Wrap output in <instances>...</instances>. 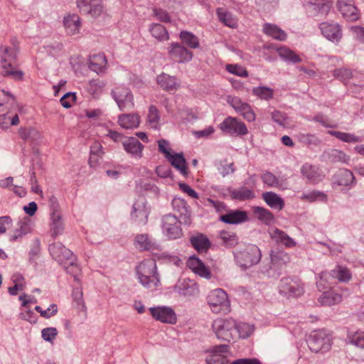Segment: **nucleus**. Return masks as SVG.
<instances>
[{
	"mask_svg": "<svg viewBox=\"0 0 364 364\" xmlns=\"http://www.w3.org/2000/svg\"><path fill=\"white\" fill-rule=\"evenodd\" d=\"M18 49L14 46H5L0 49V73L15 80H21L23 73L18 68Z\"/></svg>",
	"mask_w": 364,
	"mask_h": 364,
	"instance_id": "f257e3e1",
	"label": "nucleus"
},
{
	"mask_svg": "<svg viewBox=\"0 0 364 364\" xmlns=\"http://www.w3.org/2000/svg\"><path fill=\"white\" fill-rule=\"evenodd\" d=\"M49 251L53 258L64 265L66 271L75 275L79 271L76 264V258L73 252L60 242H54L49 246Z\"/></svg>",
	"mask_w": 364,
	"mask_h": 364,
	"instance_id": "f03ea898",
	"label": "nucleus"
},
{
	"mask_svg": "<svg viewBox=\"0 0 364 364\" xmlns=\"http://www.w3.org/2000/svg\"><path fill=\"white\" fill-rule=\"evenodd\" d=\"M156 264L153 259L141 262L136 267V273L140 283L147 288H155L159 283L156 273Z\"/></svg>",
	"mask_w": 364,
	"mask_h": 364,
	"instance_id": "7ed1b4c3",
	"label": "nucleus"
},
{
	"mask_svg": "<svg viewBox=\"0 0 364 364\" xmlns=\"http://www.w3.org/2000/svg\"><path fill=\"white\" fill-rule=\"evenodd\" d=\"M212 329L218 339L228 342L238 339L236 321L232 318L215 319L212 323Z\"/></svg>",
	"mask_w": 364,
	"mask_h": 364,
	"instance_id": "20e7f679",
	"label": "nucleus"
},
{
	"mask_svg": "<svg viewBox=\"0 0 364 364\" xmlns=\"http://www.w3.org/2000/svg\"><path fill=\"white\" fill-rule=\"evenodd\" d=\"M207 301L210 310L215 314H227L230 311L228 294L222 289L211 291L207 296Z\"/></svg>",
	"mask_w": 364,
	"mask_h": 364,
	"instance_id": "39448f33",
	"label": "nucleus"
},
{
	"mask_svg": "<svg viewBox=\"0 0 364 364\" xmlns=\"http://www.w3.org/2000/svg\"><path fill=\"white\" fill-rule=\"evenodd\" d=\"M235 258L239 266L247 269L259 262L261 252L257 246L249 245L243 250L236 252Z\"/></svg>",
	"mask_w": 364,
	"mask_h": 364,
	"instance_id": "423d86ee",
	"label": "nucleus"
},
{
	"mask_svg": "<svg viewBox=\"0 0 364 364\" xmlns=\"http://www.w3.org/2000/svg\"><path fill=\"white\" fill-rule=\"evenodd\" d=\"M111 95L120 110L134 107V95L128 87L123 85H117L112 90Z\"/></svg>",
	"mask_w": 364,
	"mask_h": 364,
	"instance_id": "0eeeda50",
	"label": "nucleus"
},
{
	"mask_svg": "<svg viewBox=\"0 0 364 364\" xmlns=\"http://www.w3.org/2000/svg\"><path fill=\"white\" fill-rule=\"evenodd\" d=\"M331 338L325 331H313L309 336L308 346L312 352H326L330 349Z\"/></svg>",
	"mask_w": 364,
	"mask_h": 364,
	"instance_id": "6e6552de",
	"label": "nucleus"
},
{
	"mask_svg": "<svg viewBox=\"0 0 364 364\" xmlns=\"http://www.w3.org/2000/svg\"><path fill=\"white\" fill-rule=\"evenodd\" d=\"M279 291L282 294L296 297L303 294L304 286L298 279L285 277L280 281Z\"/></svg>",
	"mask_w": 364,
	"mask_h": 364,
	"instance_id": "1a4fd4ad",
	"label": "nucleus"
},
{
	"mask_svg": "<svg viewBox=\"0 0 364 364\" xmlns=\"http://www.w3.org/2000/svg\"><path fill=\"white\" fill-rule=\"evenodd\" d=\"M152 318L163 323L175 324L177 322V316L174 310L165 306H158L149 309Z\"/></svg>",
	"mask_w": 364,
	"mask_h": 364,
	"instance_id": "9d476101",
	"label": "nucleus"
},
{
	"mask_svg": "<svg viewBox=\"0 0 364 364\" xmlns=\"http://www.w3.org/2000/svg\"><path fill=\"white\" fill-rule=\"evenodd\" d=\"M77 5L82 14L98 17L103 11L102 0H77Z\"/></svg>",
	"mask_w": 364,
	"mask_h": 364,
	"instance_id": "9b49d317",
	"label": "nucleus"
},
{
	"mask_svg": "<svg viewBox=\"0 0 364 364\" xmlns=\"http://www.w3.org/2000/svg\"><path fill=\"white\" fill-rule=\"evenodd\" d=\"M223 132L230 134L245 135L247 134L246 125L237 118L228 117L220 125Z\"/></svg>",
	"mask_w": 364,
	"mask_h": 364,
	"instance_id": "f8f14e48",
	"label": "nucleus"
},
{
	"mask_svg": "<svg viewBox=\"0 0 364 364\" xmlns=\"http://www.w3.org/2000/svg\"><path fill=\"white\" fill-rule=\"evenodd\" d=\"M181 223L177 218L172 215H166L163 218V228L169 239L175 240L182 235Z\"/></svg>",
	"mask_w": 364,
	"mask_h": 364,
	"instance_id": "ddd939ff",
	"label": "nucleus"
},
{
	"mask_svg": "<svg viewBox=\"0 0 364 364\" xmlns=\"http://www.w3.org/2000/svg\"><path fill=\"white\" fill-rule=\"evenodd\" d=\"M170 58L177 63H186L193 58V53L177 43H172L168 48Z\"/></svg>",
	"mask_w": 364,
	"mask_h": 364,
	"instance_id": "4468645a",
	"label": "nucleus"
},
{
	"mask_svg": "<svg viewBox=\"0 0 364 364\" xmlns=\"http://www.w3.org/2000/svg\"><path fill=\"white\" fill-rule=\"evenodd\" d=\"M2 116L0 117V125L3 128H9L12 125H17L19 123L17 104L12 107H3Z\"/></svg>",
	"mask_w": 364,
	"mask_h": 364,
	"instance_id": "2eb2a0df",
	"label": "nucleus"
},
{
	"mask_svg": "<svg viewBox=\"0 0 364 364\" xmlns=\"http://www.w3.org/2000/svg\"><path fill=\"white\" fill-rule=\"evenodd\" d=\"M322 35L332 42H338L342 38L341 26L332 22H323L319 25Z\"/></svg>",
	"mask_w": 364,
	"mask_h": 364,
	"instance_id": "dca6fc26",
	"label": "nucleus"
},
{
	"mask_svg": "<svg viewBox=\"0 0 364 364\" xmlns=\"http://www.w3.org/2000/svg\"><path fill=\"white\" fill-rule=\"evenodd\" d=\"M337 7L347 21H355L360 17L358 9L352 0H338Z\"/></svg>",
	"mask_w": 364,
	"mask_h": 364,
	"instance_id": "f3484780",
	"label": "nucleus"
},
{
	"mask_svg": "<svg viewBox=\"0 0 364 364\" xmlns=\"http://www.w3.org/2000/svg\"><path fill=\"white\" fill-rule=\"evenodd\" d=\"M156 82L162 90L169 92H175L181 85L180 80L176 76L164 73L157 76Z\"/></svg>",
	"mask_w": 364,
	"mask_h": 364,
	"instance_id": "a211bd4d",
	"label": "nucleus"
},
{
	"mask_svg": "<svg viewBox=\"0 0 364 364\" xmlns=\"http://www.w3.org/2000/svg\"><path fill=\"white\" fill-rule=\"evenodd\" d=\"M149 209L146 207L144 198H139L133 205L131 216L133 220L139 223L145 224L148 219Z\"/></svg>",
	"mask_w": 364,
	"mask_h": 364,
	"instance_id": "6ab92c4d",
	"label": "nucleus"
},
{
	"mask_svg": "<svg viewBox=\"0 0 364 364\" xmlns=\"http://www.w3.org/2000/svg\"><path fill=\"white\" fill-rule=\"evenodd\" d=\"M228 352V346L220 345L215 346L211 354L207 358V364H226L228 360L225 353Z\"/></svg>",
	"mask_w": 364,
	"mask_h": 364,
	"instance_id": "aec40b11",
	"label": "nucleus"
},
{
	"mask_svg": "<svg viewBox=\"0 0 364 364\" xmlns=\"http://www.w3.org/2000/svg\"><path fill=\"white\" fill-rule=\"evenodd\" d=\"M63 25L68 35L77 34L81 28L80 18L77 14H68L64 17Z\"/></svg>",
	"mask_w": 364,
	"mask_h": 364,
	"instance_id": "412c9836",
	"label": "nucleus"
},
{
	"mask_svg": "<svg viewBox=\"0 0 364 364\" xmlns=\"http://www.w3.org/2000/svg\"><path fill=\"white\" fill-rule=\"evenodd\" d=\"M220 219L221 221L228 224H238L246 222L248 220V216L245 211L235 210L221 215Z\"/></svg>",
	"mask_w": 364,
	"mask_h": 364,
	"instance_id": "4be33fe9",
	"label": "nucleus"
},
{
	"mask_svg": "<svg viewBox=\"0 0 364 364\" xmlns=\"http://www.w3.org/2000/svg\"><path fill=\"white\" fill-rule=\"evenodd\" d=\"M301 173L309 181L314 183H318L324 177V175L318 167L309 164H305L302 166Z\"/></svg>",
	"mask_w": 364,
	"mask_h": 364,
	"instance_id": "5701e85b",
	"label": "nucleus"
},
{
	"mask_svg": "<svg viewBox=\"0 0 364 364\" xmlns=\"http://www.w3.org/2000/svg\"><path fill=\"white\" fill-rule=\"evenodd\" d=\"M134 245L140 250H152L158 249V245L147 234H139L135 237Z\"/></svg>",
	"mask_w": 364,
	"mask_h": 364,
	"instance_id": "b1692460",
	"label": "nucleus"
},
{
	"mask_svg": "<svg viewBox=\"0 0 364 364\" xmlns=\"http://www.w3.org/2000/svg\"><path fill=\"white\" fill-rule=\"evenodd\" d=\"M122 144L125 151L127 153L136 157H141L144 146L137 139L134 137L127 138L125 139L124 141H122Z\"/></svg>",
	"mask_w": 364,
	"mask_h": 364,
	"instance_id": "393cba45",
	"label": "nucleus"
},
{
	"mask_svg": "<svg viewBox=\"0 0 364 364\" xmlns=\"http://www.w3.org/2000/svg\"><path fill=\"white\" fill-rule=\"evenodd\" d=\"M187 266L196 274L205 278L210 277V272L205 264L197 257H191L187 262Z\"/></svg>",
	"mask_w": 364,
	"mask_h": 364,
	"instance_id": "a878e982",
	"label": "nucleus"
},
{
	"mask_svg": "<svg viewBox=\"0 0 364 364\" xmlns=\"http://www.w3.org/2000/svg\"><path fill=\"white\" fill-rule=\"evenodd\" d=\"M166 159L174 168L179 171L182 175L184 176L188 175V166L183 154L171 153Z\"/></svg>",
	"mask_w": 364,
	"mask_h": 364,
	"instance_id": "bb28decb",
	"label": "nucleus"
},
{
	"mask_svg": "<svg viewBox=\"0 0 364 364\" xmlns=\"http://www.w3.org/2000/svg\"><path fill=\"white\" fill-rule=\"evenodd\" d=\"M271 237L278 244H282L286 247H293L296 246V242L291 238L286 232L274 228L272 230Z\"/></svg>",
	"mask_w": 364,
	"mask_h": 364,
	"instance_id": "cd10ccee",
	"label": "nucleus"
},
{
	"mask_svg": "<svg viewBox=\"0 0 364 364\" xmlns=\"http://www.w3.org/2000/svg\"><path fill=\"white\" fill-rule=\"evenodd\" d=\"M191 243L198 252H206L210 246L208 238L201 233L192 236Z\"/></svg>",
	"mask_w": 364,
	"mask_h": 364,
	"instance_id": "c85d7f7f",
	"label": "nucleus"
},
{
	"mask_svg": "<svg viewBox=\"0 0 364 364\" xmlns=\"http://www.w3.org/2000/svg\"><path fill=\"white\" fill-rule=\"evenodd\" d=\"M228 192L232 200H238L240 201L250 200L255 197L253 191L245 187L238 189L229 188Z\"/></svg>",
	"mask_w": 364,
	"mask_h": 364,
	"instance_id": "c756f323",
	"label": "nucleus"
},
{
	"mask_svg": "<svg viewBox=\"0 0 364 364\" xmlns=\"http://www.w3.org/2000/svg\"><path fill=\"white\" fill-rule=\"evenodd\" d=\"M50 220V234L52 237H56L63 233L64 229L60 213L58 210H54L51 213Z\"/></svg>",
	"mask_w": 364,
	"mask_h": 364,
	"instance_id": "7c9ffc66",
	"label": "nucleus"
},
{
	"mask_svg": "<svg viewBox=\"0 0 364 364\" xmlns=\"http://www.w3.org/2000/svg\"><path fill=\"white\" fill-rule=\"evenodd\" d=\"M118 123L124 129H134L139 125L140 118L136 114H123L119 116Z\"/></svg>",
	"mask_w": 364,
	"mask_h": 364,
	"instance_id": "2f4dec72",
	"label": "nucleus"
},
{
	"mask_svg": "<svg viewBox=\"0 0 364 364\" xmlns=\"http://www.w3.org/2000/svg\"><path fill=\"white\" fill-rule=\"evenodd\" d=\"M107 64V58L103 53L94 54L90 58L89 67L97 73L104 72Z\"/></svg>",
	"mask_w": 364,
	"mask_h": 364,
	"instance_id": "473e14b6",
	"label": "nucleus"
},
{
	"mask_svg": "<svg viewBox=\"0 0 364 364\" xmlns=\"http://www.w3.org/2000/svg\"><path fill=\"white\" fill-rule=\"evenodd\" d=\"M262 198L272 208L281 210L284 206V200L275 193L265 192L262 194Z\"/></svg>",
	"mask_w": 364,
	"mask_h": 364,
	"instance_id": "72a5a7b5",
	"label": "nucleus"
},
{
	"mask_svg": "<svg viewBox=\"0 0 364 364\" xmlns=\"http://www.w3.org/2000/svg\"><path fill=\"white\" fill-rule=\"evenodd\" d=\"M31 225L28 220L24 219L21 220L17 228L14 230L10 237V240L15 242L20 240L23 235L31 232Z\"/></svg>",
	"mask_w": 364,
	"mask_h": 364,
	"instance_id": "f704fd0d",
	"label": "nucleus"
},
{
	"mask_svg": "<svg viewBox=\"0 0 364 364\" xmlns=\"http://www.w3.org/2000/svg\"><path fill=\"white\" fill-rule=\"evenodd\" d=\"M342 296L333 289L325 291L319 298V302L322 305L331 306L341 301Z\"/></svg>",
	"mask_w": 364,
	"mask_h": 364,
	"instance_id": "c9c22d12",
	"label": "nucleus"
},
{
	"mask_svg": "<svg viewBox=\"0 0 364 364\" xmlns=\"http://www.w3.org/2000/svg\"><path fill=\"white\" fill-rule=\"evenodd\" d=\"M354 181L353 173L348 169H340L334 176V182L339 186H348Z\"/></svg>",
	"mask_w": 364,
	"mask_h": 364,
	"instance_id": "e433bc0d",
	"label": "nucleus"
},
{
	"mask_svg": "<svg viewBox=\"0 0 364 364\" xmlns=\"http://www.w3.org/2000/svg\"><path fill=\"white\" fill-rule=\"evenodd\" d=\"M263 31L267 36L277 40L284 41L287 38L286 33L274 24L265 23L263 26Z\"/></svg>",
	"mask_w": 364,
	"mask_h": 364,
	"instance_id": "4c0bfd02",
	"label": "nucleus"
},
{
	"mask_svg": "<svg viewBox=\"0 0 364 364\" xmlns=\"http://www.w3.org/2000/svg\"><path fill=\"white\" fill-rule=\"evenodd\" d=\"M151 36L159 41H168L169 38L166 28L159 23H152L149 26Z\"/></svg>",
	"mask_w": 364,
	"mask_h": 364,
	"instance_id": "58836bf2",
	"label": "nucleus"
},
{
	"mask_svg": "<svg viewBox=\"0 0 364 364\" xmlns=\"http://www.w3.org/2000/svg\"><path fill=\"white\" fill-rule=\"evenodd\" d=\"M277 51L279 56L284 60L289 61L293 63H296L301 61L300 56L287 46H282L277 48Z\"/></svg>",
	"mask_w": 364,
	"mask_h": 364,
	"instance_id": "ea45409f",
	"label": "nucleus"
},
{
	"mask_svg": "<svg viewBox=\"0 0 364 364\" xmlns=\"http://www.w3.org/2000/svg\"><path fill=\"white\" fill-rule=\"evenodd\" d=\"M252 211L256 218L267 225L270 224L274 220L273 214L267 209L255 206L252 208Z\"/></svg>",
	"mask_w": 364,
	"mask_h": 364,
	"instance_id": "a19ab883",
	"label": "nucleus"
},
{
	"mask_svg": "<svg viewBox=\"0 0 364 364\" xmlns=\"http://www.w3.org/2000/svg\"><path fill=\"white\" fill-rule=\"evenodd\" d=\"M11 279L14 286L9 288V292L11 295H16L18 291L24 289L26 287L25 279L19 273L14 274L11 277Z\"/></svg>",
	"mask_w": 364,
	"mask_h": 364,
	"instance_id": "79ce46f5",
	"label": "nucleus"
},
{
	"mask_svg": "<svg viewBox=\"0 0 364 364\" xmlns=\"http://www.w3.org/2000/svg\"><path fill=\"white\" fill-rule=\"evenodd\" d=\"M309 2L314 6V9H318L319 13L326 16L332 8L333 1L331 0H309Z\"/></svg>",
	"mask_w": 364,
	"mask_h": 364,
	"instance_id": "37998d69",
	"label": "nucleus"
},
{
	"mask_svg": "<svg viewBox=\"0 0 364 364\" xmlns=\"http://www.w3.org/2000/svg\"><path fill=\"white\" fill-rule=\"evenodd\" d=\"M20 136L26 141L34 142L40 139L41 135V133L35 128L28 127L21 129Z\"/></svg>",
	"mask_w": 364,
	"mask_h": 364,
	"instance_id": "c03bdc74",
	"label": "nucleus"
},
{
	"mask_svg": "<svg viewBox=\"0 0 364 364\" xmlns=\"http://www.w3.org/2000/svg\"><path fill=\"white\" fill-rule=\"evenodd\" d=\"M160 114L159 109L154 105L149 107L147 114V123L154 129H158L160 124Z\"/></svg>",
	"mask_w": 364,
	"mask_h": 364,
	"instance_id": "a18cd8bd",
	"label": "nucleus"
},
{
	"mask_svg": "<svg viewBox=\"0 0 364 364\" xmlns=\"http://www.w3.org/2000/svg\"><path fill=\"white\" fill-rule=\"evenodd\" d=\"M328 134L343 141L348 143H355L362 141L360 137L349 133L341 132L338 131H328Z\"/></svg>",
	"mask_w": 364,
	"mask_h": 364,
	"instance_id": "49530a36",
	"label": "nucleus"
},
{
	"mask_svg": "<svg viewBox=\"0 0 364 364\" xmlns=\"http://www.w3.org/2000/svg\"><path fill=\"white\" fill-rule=\"evenodd\" d=\"M73 302L75 304V307L82 312H86L87 307L83 300V293L80 287L75 288L72 294Z\"/></svg>",
	"mask_w": 364,
	"mask_h": 364,
	"instance_id": "de8ad7c7",
	"label": "nucleus"
},
{
	"mask_svg": "<svg viewBox=\"0 0 364 364\" xmlns=\"http://www.w3.org/2000/svg\"><path fill=\"white\" fill-rule=\"evenodd\" d=\"M16 103V99L12 95L5 90H0V114H2L3 107L7 106L12 107V105ZM1 116L2 114H0V117H1Z\"/></svg>",
	"mask_w": 364,
	"mask_h": 364,
	"instance_id": "09e8293b",
	"label": "nucleus"
},
{
	"mask_svg": "<svg viewBox=\"0 0 364 364\" xmlns=\"http://www.w3.org/2000/svg\"><path fill=\"white\" fill-rule=\"evenodd\" d=\"M217 14L220 21L225 25L232 28L235 27L236 21L230 12L223 8H219L217 9Z\"/></svg>",
	"mask_w": 364,
	"mask_h": 364,
	"instance_id": "8fccbe9b",
	"label": "nucleus"
},
{
	"mask_svg": "<svg viewBox=\"0 0 364 364\" xmlns=\"http://www.w3.org/2000/svg\"><path fill=\"white\" fill-rule=\"evenodd\" d=\"M331 275L341 282H348L351 278V274L349 269L341 266H337L332 270Z\"/></svg>",
	"mask_w": 364,
	"mask_h": 364,
	"instance_id": "3c124183",
	"label": "nucleus"
},
{
	"mask_svg": "<svg viewBox=\"0 0 364 364\" xmlns=\"http://www.w3.org/2000/svg\"><path fill=\"white\" fill-rule=\"evenodd\" d=\"M252 93L261 100H269L273 97L274 91L269 87L259 86L254 87L252 89Z\"/></svg>",
	"mask_w": 364,
	"mask_h": 364,
	"instance_id": "603ef678",
	"label": "nucleus"
},
{
	"mask_svg": "<svg viewBox=\"0 0 364 364\" xmlns=\"http://www.w3.org/2000/svg\"><path fill=\"white\" fill-rule=\"evenodd\" d=\"M180 38L183 43L191 48H196L199 46L198 38L191 33L188 31H181L180 33Z\"/></svg>",
	"mask_w": 364,
	"mask_h": 364,
	"instance_id": "864d4df0",
	"label": "nucleus"
},
{
	"mask_svg": "<svg viewBox=\"0 0 364 364\" xmlns=\"http://www.w3.org/2000/svg\"><path fill=\"white\" fill-rule=\"evenodd\" d=\"M220 239L227 247H234L238 243V238L236 234L228 231L220 232Z\"/></svg>",
	"mask_w": 364,
	"mask_h": 364,
	"instance_id": "5fc2aeb1",
	"label": "nucleus"
},
{
	"mask_svg": "<svg viewBox=\"0 0 364 364\" xmlns=\"http://www.w3.org/2000/svg\"><path fill=\"white\" fill-rule=\"evenodd\" d=\"M236 330L238 331V338H245L253 332V327L246 323H237Z\"/></svg>",
	"mask_w": 364,
	"mask_h": 364,
	"instance_id": "6e6d98bb",
	"label": "nucleus"
},
{
	"mask_svg": "<svg viewBox=\"0 0 364 364\" xmlns=\"http://www.w3.org/2000/svg\"><path fill=\"white\" fill-rule=\"evenodd\" d=\"M226 70L229 73L235 75L246 77L248 76V72L245 67L239 65L228 64L226 65Z\"/></svg>",
	"mask_w": 364,
	"mask_h": 364,
	"instance_id": "4d7b16f0",
	"label": "nucleus"
},
{
	"mask_svg": "<svg viewBox=\"0 0 364 364\" xmlns=\"http://www.w3.org/2000/svg\"><path fill=\"white\" fill-rule=\"evenodd\" d=\"M35 310L40 314V315L46 318H49L58 312L57 305L55 304H51L46 310H43L41 306H36Z\"/></svg>",
	"mask_w": 364,
	"mask_h": 364,
	"instance_id": "13d9d810",
	"label": "nucleus"
},
{
	"mask_svg": "<svg viewBox=\"0 0 364 364\" xmlns=\"http://www.w3.org/2000/svg\"><path fill=\"white\" fill-rule=\"evenodd\" d=\"M238 112L249 122H252L255 119V114L250 106L246 102L241 107Z\"/></svg>",
	"mask_w": 364,
	"mask_h": 364,
	"instance_id": "bf43d9fd",
	"label": "nucleus"
},
{
	"mask_svg": "<svg viewBox=\"0 0 364 364\" xmlns=\"http://www.w3.org/2000/svg\"><path fill=\"white\" fill-rule=\"evenodd\" d=\"M76 100V95L74 92H68L60 99V104L65 108H70Z\"/></svg>",
	"mask_w": 364,
	"mask_h": 364,
	"instance_id": "052dcab7",
	"label": "nucleus"
},
{
	"mask_svg": "<svg viewBox=\"0 0 364 364\" xmlns=\"http://www.w3.org/2000/svg\"><path fill=\"white\" fill-rule=\"evenodd\" d=\"M333 75L336 78H338L341 80L345 81V80H349L350 77H352L353 73L350 70L345 68H339V69H336L333 71Z\"/></svg>",
	"mask_w": 364,
	"mask_h": 364,
	"instance_id": "680f3d73",
	"label": "nucleus"
},
{
	"mask_svg": "<svg viewBox=\"0 0 364 364\" xmlns=\"http://www.w3.org/2000/svg\"><path fill=\"white\" fill-rule=\"evenodd\" d=\"M350 342L360 348H364V332L357 331L349 336Z\"/></svg>",
	"mask_w": 364,
	"mask_h": 364,
	"instance_id": "e2e57ef3",
	"label": "nucleus"
},
{
	"mask_svg": "<svg viewBox=\"0 0 364 364\" xmlns=\"http://www.w3.org/2000/svg\"><path fill=\"white\" fill-rule=\"evenodd\" d=\"M262 181L269 186H277L279 183L278 179L270 172L264 173L262 176Z\"/></svg>",
	"mask_w": 364,
	"mask_h": 364,
	"instance_id": "0e129e2a",
	"label": "nucleus"
},
{
	"mask_svg": "<svg viewBox=\"0 0 364 364\" xmlns=\"http://www.w3.org/2000/svg\"><path fill=\"white\" fill-rule=\"evenodd\" d=\"M158 146L159 152L162 153L166 159H167L171 154V149L170 148L168 141L166 140H159Z\"/></svg>",
	"mask_w": 364,
	"mask_h": 364,
	"instance_id": "69168bd1",
	"label": "nucleus"
},
{
	"mask_svg": "<svg viewBox=\"0 0 364 364\" xmlns=\"http://www.w3.org/2000/svg\"><path fill=\"white\" fill-rule=\"evenodd\" d=\"M19 317L21 319L27 321L31 323H36L37 321L36 315L30 309L22 311L19 314Z\"/></svg>",
	"mask_w": 364,
	"mask_h": 364,
	"instance_id": "338daca9",
	"label": "nucleus"
},
{
	"mask_svg": "<svg viewBox=\"0 0 364 364\" xmlns=\"http://www.w3.org/2000/svg\"><path fill=\"white\" fill-rule=\"evenodd\" d=\"M331 157L333 161H341L347 163L349 161V156H348L343 151L340 150L334 149L332 150Z\"/></svg>",
	"mask_w": 364,
	"mask_h": 364,
	"instance_id": "774afa93",
	"label": "nucleus"
}]
</instances>
